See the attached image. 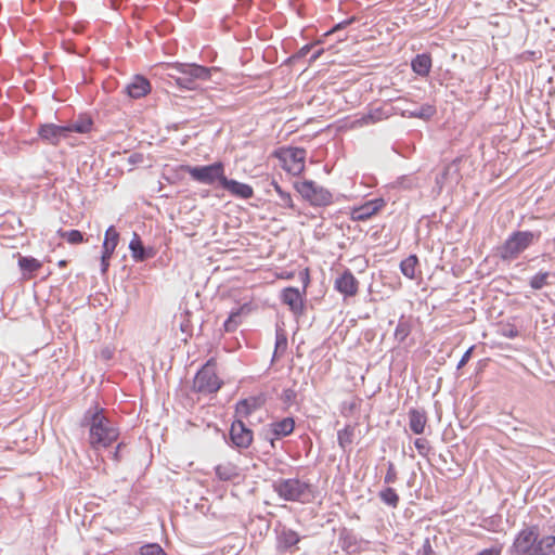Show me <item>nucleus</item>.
<instances>
[{
	"mask_svg": "<svg viewBox=\"0 0 555 555\" xmlns=\"http://www.w3.org/2000/svg\"><path fill=\"white\" fill-rule=\"evenodd\" d=\"M512 555H555V535L541 537L537 526L521 529L511 546Z\"/></svg>",
	"mask_w": 555,
	"mask_h": 555,
	"instance_id": "1",
	"label": "nucleus"
},
{
	"mask_svg": "<svg viewBox=\"0 0 555 555\" xmlns=\"http://www.w3.org/2000/svg\"><path fill=\"white\" fill-rule=\"evenodd\" d=\"M86 422L89 427V443L94 450L111 447L119 437V430L99 405L88 410Z\"/></svg>",
	"mask_w": 555,
	"mask_h": 555,
	"instance_id": "2",
	"label": "nucleus"
},
{
	"mask_svg": "<svg viewBox=\"0 0 555 555\" xmlns=\"http://www.w3.org/2000/svg\"><path fill=\"white\" fill-rule=\"evenodd\" d=\"M541 236L540 232L516 231L513 232L499 247V256L502 260H514Z\"/></svg>",
	"mask_w": 555,
	"mask_h": 555,
	"instance_id": "3",
	"label": "nucleus"
},
{
	"mask_svg": "<svg viewBox=\"0 0 555 555\" xmlns=\"http://www.w3.org/2000/svg\"><path fill=\"white\" fill-rule=\"evenodd\" d=\"M274 491L285 501L306 503L313 498L312 486L298 478L279 480L274 483Z\"/></svg>",
	"mask_w": 555,
	"mask_h": 555,
	"instance_id": "4",
	"label": "nucleus"
},
{
	"mask_svg": "<svg viewBox=\"0 0 555 555\" xmlns=\"http://www.w3.org/2000/svg\"><path fill=\"white\" fill-rule=\"evenodd\" d=\"M178 75H169L175 82L184 89L193 90L197 80H208L210 69L196 64H177L173 66Z\"/></svg>",
	"mask_w": 555,
	"mask_h": 555,
	"instance_id": "5",
	"label": "nucleus"
},
{
	"mask_svg": "<svg viewBox=\"0 0 555 555\" xmlns=\"http://www.w3.org/2000/svg\"><path fill=\"white\" fill-rule=\"evenodd\" d=\"M223 385V382L216 373V360L209 359L196 373L193 380V390L199 393H215Z\"/></svg>",
	"mask_w": 555,
	"mask_h": 555,
	"instance_id": "6",
	"label": "nucleus"
},
{
	"mask_svg": "<svg viewBox=\"0 0 555 555\" xmlns=\"http://www.w3.org/2000/svg\"><path fill=\"white\" fill-rule=\"evenodd\" d=\"M179 169L188 172L193 180L204 184H214L215 182H219L222 186L225 178L224 165L221 162L196 167L181 165Z\"/></svg>",
	"mask_w": 555,
	"mask_h": 555,
	"instance_id": "7",
	"label": "nucleus"
},
{
	"mask_svg": "<svg viewBox=\"0 0 555 555\" xmlns=\"http://www.w3.org/2000/svg\"><path fill=\"white\" fill-rule=\"evenodd\" d=\"M294 188L311 206H328L333 203V194L311 180L295 182Z\"/></svg>",
	"mask_w": 555,
	"mask_h": 555,
	"instance_id": "8",
	"label": "nucleus"
},
{
	"mask_svg": "<svg viewBox=\"0 0 555 555\" xmlns=\"http://www.w3.org/2000/svg\"><path fill=\"white\" fill-rule=\"evenodd\" d=\"M283 168L294 175H300L305 170L306 151L299 147H289L281 152Z\"/></svg>",
	"mask_w": 555,
	"mask_h": 555,
	"instance_id": "9",
	"label": "nucleus"
},
{
	"mask_svg": "<svg viewBox=\"0 0 555 555\" xmlns=\"http://www.w3.org/2000/svg\"><path fill=\"white\" fill-rule=\"evenodd\" d=\"M334 288L344 298L356 297L359 293L360 282L349 269H345L334 281Z\"/></svg>",
	"mask_w": 555,
	"mask_h": 555,
	"instance_id": "10",
	"label": "nucleus"
},
{
	"mask_svg": "<svg viewBox=\"0 0 555 555\" xmlns=\"http://www.w3.org/2000/svg\"><path fill=\"white\" fill-rule=\"evenodd\" d=\"M230 439L236 448L247 449L253 443L254 434L241 420H236L231 425Z\"/></svg>",
	"mask_w": 555,
	"mask_h": 555,
	"instance_id": "11",
	"label": "nucleus"
},
{
	"mask_svg": "<svg viewBox=\"0 0 555 555\" xmlns=\"http://www.w3.org/2000/svg\"><path fill=\"white\" fill-rule=\"evenodd\" d=\"M38 135L46 143L57 145L61 140L69 138V129L65 126L44 124L39 127Z\"/></svg>",
	"mask_w": 555,
	"mask_h": 555,
	"instance_id": "12",
	"label": "nucleus"
},
{
	"mask_svg": "<svg viewBox=\"0 0 555 555\" xmlns=\"http://www.w3.org/2000/svg\"><path fill=\"white\" fill-rule=\"evenodd\" d=\"M299 533L293 529L283 527L276 531V551L280 554L291 552V550L300 542Z\"/></svg>",
	"mask_w": 555,
	"mask_h": 555,
	"instance_id": "13",
	"label": "nucleus"
},
{
	"mask_svg": "<svg viewBox=\"0 0 555 555\" xmlns=\"http://www.w3.org/2000/svg\"><path fill=\"white\" fill-rule=\"evenodd\" d=\"M384 205L385 203L382 198L369 201L359 207H354L351 210L350 217L354 221L367 220L377 214L384 207Z\"/></svg>",
	"mask_w": 555,
	"mask_h": 555,
	"instance_id": "14",
	"label": "nucleus"
},
{
	"mask_svg": "<svg viewBox=\"0 0 555 555\" xmlns=\"http://www.w3.org/2000/svg\"><path fill=\"white\" fill-rule=\"evenodd\" d=\"M295 429V420L293 417H284L282 420L272 422L269 425L268 433L271 435L270 441L273 446L274 439L287 437L293 434Z\"/></svg>",
	"mask_w": 555,
	"mask_h": 555,
	"instance_id": "15",
	"label": "nucleus"
},
{
	"mask_svg": "<svg viewBox=\"0 0 555 555\" xmlns=\"http://www.w3.org/2000/svg\"><path fill=\"white\" fill-rule=\"evenodd\" d=\"M216 476L221 481H236L243 477L242 469L233 461H223L215 467Z\"/></svg>",
	"mask_w": 555,
	"mask_h": 555,
	"instance_id": "16",
	"label": "nucleus"
},
{
	"mask_svg": "<svg viewBox=\"0 0 555 555\" xmlns=\"http://www.w3.org/2000/svg\"><path fill=\"white\" fill-rule=\"evenodd\" d=\"M281 298L283 304L287 305L294 313L301 314L304 312V297L297 288L286 287L282 292Z\"/></svg>",
	"mask_w": 555,
	"mask_h": 555,
	"instance_id": "17",
	"label": "nucleus"
},
{
	"mask_svg": "<svg viewBox=\"0 0 555 555\" xmlns=\"http://www.w3.org/2000/svg\"><path fill=\"white\" fill-rule=\"evenodd\" d=\"M222 188L227 190L231 195L238 198L249 199L254 196V189L249 184L242 183L233 179H228L227 177L224 178Z\"/></svg>",
	"mask_w": 555,
	"mask_h": 555,
	"instance_id": "18",
	"label": "nucleus"
},
{
	"mask_svg": "<svg viewBox=\"0 0 555 555\" xmlns=\"http://www.w3.org/2000/svg\"><path fill=\"white\" fill-rule=\"evenodd\" d=\"M18 255V267L22 271L24 280H31L35 278L37 271L42 268V262L30 256Z\"/></svg>",
	"mask_w": 555,
	"mask_h": 555,
	"instance_id": "19",
	"label": "nucleus"
},
{
	"mask_svg": "<svg viewBox=\"0 0 555 555\" xmlns=\"http://www.w3.org/2000/svg\"><path fill=\"white\" fill-rule=\"evenodd\" d=\"M126 91L132 99H140L151 92V83L143 76H135L127 86Z\"/></svg>",
	"mask_w": 555,
	"mask_h": 555,
	"instance_id": "20",
	"label": "nucleus"
},
{
	"mask_svg": "<svg viewBox=\"0 0 555 555\" xmlns=\"http://www.w3.org/2000/svg\"><path fill=\"white\" fill-rule=\"evenodd\" d=\"M427 416L424 411L412 409L409 411V426L415 435H422L425 431Z\"/></svg>",
	"mask_w": 555,
	"mask_h": 555,
	"instance_id": "21",
	"label": "nucleus"
},
{
	"mask_svg": "<svg viewBox=\"0 0 555 555\" xmlns=\"http://www.w3.org/2000/svg\"><path fill=\"white\" fill-rule=\"evenodd\" d=\"M387 117H388V115L384 112V109L382 107L374 108V109L370 111L367 114L363 115L361 118L356 119L352 122V127L358 128V127L369 126V125L382 121V120L386 119Z\"/></svg>",
	"mask_w": 555,
	"mask_h": 555,
	"instance_id": "22",
	"label": "nucleus"
},
{
	"mask_svg": "<svg viewBox=\"0 0 555 555\" xmlns=\"http://www.w3.org/2000/svg\"><path fill=\"white\" fill-rule=\"evenodd\" d=\"M357 425L348 424L337 433V441L340 449L347 450L354 441Z\"/></svg>",
	"mask_w": 555,
	"mask_h": 555,
	"instance_id": "23",
	"label": "nucleus"
},
{
	"mask_svg": "<svg viewBox=\"0 0 555 555\" xmlns=\"http://www.w3.org/2000/svg\"><path fill=\"white\" fill-rule=\"evenodd\" d=\"M417 268H418V258L416 255H410L409 257H406L405 259H403L400 262L401 273L410 280L416 279L417 272L421 273L417 270Z\"/></svg>",
	"mask_w": 555,
	"mask_h": 555,
	"instance_id": "24",
	"label": "nucleus"
},
{
	"mask_svg": "<svg viewBox=\"0 0 555 555\" xmlns=\"http://www.w3.org/2000/svg\"><path fill=\"white\" fill-rule=\"evenodd\" d=\"M259 406L260 402L257 398L243 399L236 403L235 413L241 418L248 417Z\"/></svg>",
	"mask_w": 555,
	"mask_h": 555,
	"instance_id": "25",
	"label": "nucleus"
},
{
	"mask_svg": "<svg viewBox=\"0 0 555 555\" xmlns=\"http://www.w3.org/2000/svg\"><path fill=\"white\" fill-rule=\"evenodd\" d=\"M119 242V233L115 229L114 225L108 227L105 231L104 242H103V251H105L106 256H113L117 245Z\"/></svg>",
	"mask_w": 555,
	"mask_h": 555,
	"instance_id": "26",
	"label": "nucleus"
},
{
	"mask_svg": "<svg viewBox=\"0 0 555 555\" xmlns=\"http://www.w3.org/2000/svg\"><path fill=\"white\" fill-rule=\"evenodd\" d=\"M430 67L431 59L426 54H420L412 61V69L418 75H428Z\"/></svg>",
	"mask_w": 555,
	"mask_h": 555,
	"instance_id": "27",
	"label": "nucleus"
},
{
	"mask_svg": "<svg viewBox=\"0 0 555 555\" xmlns=\"http://www.w3.org/2000/svg\"><path fill=\"white\" fill-rule=\"evenodd\" d=\"M129 249L131 250V256L135 261H143L146 259L145 249L140 240L139 235L134 233L132 240L129 244Z\"/></svg>",
	"mask_w": 555,
	"mask_h": 555,
	"instance_id": "28",
	"label": "nucleus"
},
{
	"mask_svg": "<svg viewBox=\"0 0 555 555\" xmlns=\"http://www.w3.org/2000/svg\"><path fill=\"white\" fill-rule=\"evenodd\" d=\"M288 341L287 336L283 330H278L275 334V347L273 359L282 358L287 350Z\"/></svg>",
	"mask_w": 555,
	"mask_h": 555,
	"instance_id": "29",
	"label": "nucleus"
},
{
	"mask_svg": "<svg viewBox=\"0 0 555 555\" xmlns=\"http://www.w3.org/2000/svg\"><path fill=\"white\" fill-rule=\"evenodd\" d=\"M380 500L391 507H397L400 501V498L395 489L386 488L379 492Z\"/></svg>",
	"mask_w": 555,
	"mask_h": 555,
	"instance_id": "30",
	"label": "nucleus"
},
{
	"mask_svg": "<svg viewBox=\"0 0 555 555\" xmlns=\"http://www.w3.org/2000/svg\"><path fill=\"white\" fill-rule=\"evenodd\" d=\"M57 234L72 245L81 244L83 242V234L79 230L63 231L60 229Z\"/></svg>",
	"mask_w": 555,
	"mask_h": 555,
	"instance_id": "31",
	"label": "nucleus"
},
{
	"mask_svg": "<svg viewBox=\"0 0 555 555\" xmlns=\"http://www.w3.org/2000/svg\"><path fill=\"white\" fill-rule=\"evenodd\" d=\"M273 186L281 199L280 205L284 208L294 209L295 205L292 195L288 192H285L278 183H274Z\"/></svg>",
	"mask_w": 555,
	"mask_h": 555,
	"instance_id": "32",
	"label": "nucleus"
},
{
	"mask_svg": "<svg viewBox=\"0 0 555 555\" xmlns=\"http://www.w3.org/2000/svg\"><path fill=\"white\" fill-rule=\"evenodd\" d=\"M92 121L91 119L81 120L79 122H75L68 126H65V128L69 129V134L73 132L78 133H87L91 130Z\"/></svg>",
	"mask_w": 555,
	"mask_h": 555,
	"instance_id": "33",
	"label": "nucleus"
},
{
	"mask_svg": "<svg viewBox=\"0 0 555 555\" xmlns=\"http://www.w3.org/2000/svg\"><path fill=\"white\" fill-rule=\"evenodd\" d=\"M547 279H548L547 272H539L531 278L530 286L533 289H541L542 287H544L545 285L548 284Z\"/></svg>",
	"mask_w": 555,
	"mask_h": 555,
	"instance_id": "34",
	"label": "nucleus"
},
{
	"mask_svg": "<svg viewBox=\"0 0 555 555\" xmlns=\"http://www.w3.org/2000/svg\"><path fill=\"white\" fill-rule=\"evenodd\" d=\"M140 554L141 555H167L165 553V551L162 548V546L156 543L143 545L140 548Z\"/></svg>",
	"mask_w": 555,
	"mask_h": 555,
	"instance_id": "35",
	"label": "nucleus"
},
{
	"mask_svg": "<svg viewBox=\"0 0 555 555\" xmlns=\"http://www.w3.org/2000/svg\"><path fill=\"white\" fill-rule=\"evenodd\" d=\"M240 317V311L232 312L229 318L225 320L223 326L225 332H233L237 327V318Z\"/></svg>",
	"mask_w": 555,
	"mask_h": 555,
	"instance_id": "36",
	"label": "nucleus"
},
{
	"mask_svg": "<svg viewBox=\"0 0 555 555\" xmlns=\"http://www.w3.org/2000/svg\"><path fill=\"white\" fill-rule=\"evenodd\" d=\"M435 114V108L431 105L421 107L418 111L411 114L413 117L428 119Z\"/></svg>",
	"mask_w": 555,
	"mask_h": 555,
	"instance_id": "37",
	"label": "nucleus"
},
{
	"mask_svg": "<svg viewBox=\"0 0 555 555\" xmlns=\"http://www.w3.org/2000/svg\"><path fill=\"white\" fill-rule=\"evenodd\" d=\"M398 479L397 469L392 462L388 463L387 472L384 478L385 483H395Z\"/></svg>",
	"mask_w": 555,
	"mask_h": 555,
	"instance_id": "38",
	"label": "nucleus"
},
{
	"mask_svg": "<svg viewBox=\"0 0 555 555\" xmlns=\"http://www.w3.org/2000/svg\"><path fill=\"white\" fill-rule=\"evenodd\" d=\"M358 403L357 401L344 402L341 406V414L345 416H350L357 410Z\"/></svg>",
	"mask_w": 555,
	"mask_h": 555,
	"instance_id": "39",
	"label": "nucleus"
},
{
	"mask_svg": "<svg viewBox=\"0 0 555 555\" xmlns=\"http://www.w3.org/2000/svg\"><path fill=\"white\" fill-rule=\"evenodd\" d=\"M414 446L417 449L418 453L422 455H426L428 452V441L424 438H418L414 441Z\"/></svg>",
	"mask_w": 555,
	"mask_h": 555,
	"instance_id": "40",
	"label": "nucleus"
},
{
	"mask_svg": "<svg viewBox=\"0 0 555 555\" xmlns=\"http://www.w3.org/2000/svg\"><path fill=\"white\" fill-rule=\"evenodd\" d=\"M460 163H461L460 157L455 158L452 163H450L444 169L443 177L446 178L452 170H454L459 175Z\"/></svg>",
	"mask_w": 555,
	"mask_h": 555,
	"instance_id": "41",
	"label": "nucleus"
},
{
	"mask_svg": "<svg viewBox=\"0 0 555 555\" xmlns=\"http://www.w3.org/2000/svg\"><path fill=\"white\" fill-rule=\"evenodd\" d=\"M421 555H436L431 546L429 539H425L422 548L420 550Z\"/></svg>",
	"mask_w": 555,
	"mask_h": 555,
	"instance_id": "42",
	"label": "nucleus"
},
{
	"mask_svg": "<svg viewBox=\"0 0 555 555\" xmlns=\"http://www.w3.org/2000/svg\"><path fill=\"white\" fill-rule=\"evenodd\" d=\"M473 349L474 347H470L468 350L465 351V353L462 356L459 364H457V367L461 369L462 366H464L470 359L472 357V352H473Z\"/></svg>",
	"mask_w": 555,
	"mask_h": 555,
	"instance_id": "43",
	"label": "nucleus"
},
{
	"mask_svg": "<svg viewBox=\"0 0 555 555\" xmlns=\"http://www.w3.org/2000/svg\"><path fill=\"white\" fill-rule=\"evenodd\" d=\"M300 279L304 283V288H307L310 283V272L308 268L300 272Z\"/></svg>",
	"mask_w": 555,
	"mask_h": 555,
	"instance_id": "44",
	"label": "nucleus"
},
{
	"mask_svg": "<svg viewBox=\"0 0 555 555\" xmlns=\"http://www.w3.org/2000/svg\"><path fill=\"white\" fill-rule=\"evenodd\" d=\"M112 256H106L105 251L102 253L101 257V264H102V271L106 272L109 267V259Z\"/></svg>",
	"mask_w": 555,
	"mask_h": 555,
	"instance_id": "45",
	"label": "nucleus"
},
{
	"mask_svg": "<svg viewBox=\"0 0 555 555\" xmlns=\"http://www.w3.org/2000/svg\"><path fill=\"white\" fill-rule=\"evenodd\" d=\"M503 336L508 338H515L518 336V331L514 326H509L507 330H505L503 333Z\"/></svg>",
	"mask_w": 555,
	"mask_h": 555,
	"instance_id": "46",
	"label": "nucleus"
},
{
	"mask_svg": "<svg viewBox=\"0 0 555 555\" xmlns=\"http://www.w3.org/2000/svg\"><path fill=\"white\" fill-rule=\"evenodd\" d=\"M500 554H501L500 548H487V550L481 551L477 555H500Z\"/></svg>",
	"mask_w": 555,
	"mask_h": 555,
	"instance_id": "47",
	"label": "nucleus"
},
{
	"mask_svg": "<svg viewBox=\"0 0 555 555\" xmlns=\"http://www.w3.org/2000/svg\"><path fill=\"white\" fill-rule=\"evenodd\" d=\"M280 279H286V280H289V279H293L294 278V273H283V274H280L279 275Z\"/></svg>",
	"mask_w": 555,
	"mask_h": 555,
	"instance_id": "48",
	"label": "nucleus"
},
{
	"mask_svg": "<svg viewBox=\"0 0 555 555\" xmlns=\"http://www.w3.org/2000/svg\"><path fill=\"white\" fill-rule=\"evenodd\" d=\"M57 266H59L60 268H65V267L67 266V261H66V260H64V259H63V260H60V261L57 262Z\"/></svg>",
	"mask_w": 555,
	"mask_h": 555,
	"instance_id": "49",
	"label": "nucleus"
},
{
	"mask_svg": "<svg viewBox=\"0 0 555 555\" xmlns=\"http://www.w3.org/2000/svg\"><path fill=\"white\" fill-rule=\"evenodd\" d=\"M321 53H322V50L317 51V52L312 55V57H311V59H312L313 61H314V60H317V59L321 55Z\"/></svg>",
	"mask_w": 555,
	"mask_h": 555,
	"instance_id": "50",
	"label": "nucleus"
},
{
	"mask_svg": "<svg viewBox=\"0 0 555 555\" xmlns=\"http://www.w3.org/2000/svg\"><path fill=\"white\" fill-rule=\"evenodd\" d=\"M119 449H120V444H118L117 450H116V451H115V453H114V457H115V460H117V461L119 460V455H118V451H119Z\"/></svg>",
	"mask_w": 555,
	"mask_h": 555,
	"instance_id": "51",
	"label": "nucleus"
},
{
	"mask_svg": "<svg viewBox=\"0 0 555 555\" xmlns=\"http://www.w3.org/2000/svg\"><path fill=\"white\" fill-rule=\"evenodd\" d=\"M310 47L309 46H305L302 49H301V53L302 54H306L308 51H309Z\"/></svg>",
	"mask_w": 555,
	"mask_h": 555,
	"instance_id": "52",
	"label": "nucleus"
},
{
	"mask_svg": "<svg viewBox=\"0 0 555 555\" xmlns=\"http://www.w3.org/2000/svg\"><path fill=\"white\" fill-rule=\"evenodd\" d=\"M399 333H400V330H399V327H398V328L396 330V335H399Z\"/></svg>",
	"mask_w": 555,
	"mask_h": 555,
	"instance_id": "53",
	"label": "nucleus"
}]
</instances>
